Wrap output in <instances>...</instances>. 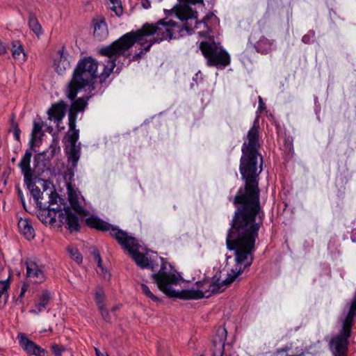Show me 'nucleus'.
Segmentation results:
<instances>
[{"mask_svg": "<svg viewBox=\"0 0 356 356\" xmlns=\"http://www.w3.org/2000/svg\"><path fill=\"white\" fill-rule=\"evenodd\" d=\"M67 104L63 101H60L51 105L47 111L48 118L59 123L65 117Z\"/></svg>", "mask_w": 356, "mask_h": 356, "instance_id": "obj_18", "label": "nucleus"}, {"mask_svg": "<svg viewBox=\"0 0 356 356\" xmlns=\"http://www.w3.org/2000/svg\"><path fill=\"white\" fill-rule=\"evenodd\" d=\"M86 224L93 229H95L99 231L106 232L109 231L110 234L112 237L115 239V236L113 235V230L122 231L116 227H113L109 223L101 220L99 218L91 216L86 220Z\"/></svg>", "mask_w": 356, "mask_h": 356, "instance_id": "obj_17", "label": "nucleus"}, {"mask_svg": "<svg viewBox=\"0 0 356 356\" xmlns=\"http://www.w3.org/2000/svg\"><path fill=\"white\" fill-rule=\"evenodd\" d=\"M284 149L289 152L291 153L293 150V139L292 138L287 136L284 138Z\"/></svg>", "mask_w": 356, "mask_h": 356, "instance_id": "obj_34", "label": "nucleus"}, {"mask_svg": "<svg viewBox=\"0 0 356 356\" xmlns=\"http://www.w3.org/2000/svg\"><path fill=\"white\" fill-rule=\"evenodd\" d=\"M58 57L54 60V67L58 74H63L70 67L68 55L65 52V47L58 50Z\"/></svg>", "mask_w": 356, "mask_h": 356, "instance_id": "obj_19", "label": "nucleus"}, {"mask_svg": "<svg viewBox=\"0 0 356 356\" xmlns=\"http://www.w3.org/2000/svg\"><path fill=\"white\" fill-rule=\"evenodd\" d=\"M43 126L44 124L42 121H34L30 142L31 147H33L35 143L42 140V138L44 136V132L42 131Z\"/></svg>", "mask_w": 356, "mask_h": 356, "instance_id": "obj_21", "label": "nucleus"}, {"mask_svg": "<svg viewBox=\"0 0 356 356\" xmlns=\"http://www.w3.org/2000/svg\"><path fill=\"white\" fill-rule=\"evenodd\" d=\"M17 339L20 346L27 354L35 356H45L47 355V352L44 348L28 339L24 334L19 333Z\"/></svg>", "mask_w": 356, "mask_h": 356, "instance_id": "obj_14", "label": "nucleus"}, {"mask_svg": "<svg viewBox=\"0 0 356 356\" xmlns=\"http://www.w3.org/2000/svg\"><path fill=\"white\" fill-rule=\"evenodd\" d=\"M67 252L72 259H73L77 264H81L83 257L77 248L74 247H68Z\"/></svg>", "mask_w": 356, "mask_h": 356, "instance_id": "obj_27", "label": "nucleus"}, {"mask_svg": "<svg viewBox=\"0 0 356 356\" xmlns=\"http://www.w3.org/2000/svg\"><path fill=\"white\" fill-rule=\"evenodd\" d=\"M11 130L13 132L14 137L16 140L19 141L21 130L17 122L12 120L11 122Z\"/></svg>", "mask_w": 356, "mask_h": 356, "instance_id": "obj_32", "label": "nucleus"}, {"mask_svg": "<svg viewBox=\"0 0 356 356\" xmlns=\"http://www.w3.org/2000/svg\"><path fill=\"white\" fill-rule=\"evenodd\" d=\"M98 267L101 269L102 273L106 275L107 273V270L102 266V260L97 261Z\"/></svg>", "mask_w": 356, "mask_h": 356, "instance_id": "obj_42", "label": "nucleus"}, {"mask_svg": "<svg viewBox=\"0 0 356 356\" xmlns=\"http://www.w3.org/2000/svg\"><path fill=\"white\" fill-rule=\"evenodd\" d=\"M113 235L115 236V240L118 243L129 251L132 259L138 266L143 268L149 267L152 270H156L155 266L152 264V262L149 258L138 250L140 245L136 238L129 235L128 233L124 231L113 230Z\"/></svg>", "mask_w": 356, "mask_h": 356, "instance_id": "obj_6", "label": "nucleus"}, {"mask_svg": "<svg viewBox=\"0 0 356 356\" xmlns=\"http://www.w3.org/2000/svg\"><path fill=\"white\" fill-rule=\"evenodd\" d=\"M60 211L61 208L59 205L49 208L46 203L42 202L41 207H39L38 217L42 223L53 225L56 219H58V213Z\"/></svg>", "mask_w": 356, "mask_h": 356, "instance_id": "obj_13", "label": "nucleus"}, {"mask_svg": "<svg viewBox=\"0 0 356 356\" xmlns=\"http://www.w3.org/2000/svg\"><path fill=\"white\" fill-rule=\"evenodd\" d=\"M193 2L195 3H202L203 0H194Z\"/></svg>", "mask_w": 356, "mask_h": 356, "instance_id": "obj_51", "label": "nucleus"}, {"mask_svg": "<svg viewBox=\"0 0 356 356\" xmlns=\"http://www.w3.org/2000/svg\"><path fill=\"white\" fill-rule=\"evenodd\" d=\"M6 52V49L0 40V56L4 54Z\"/></svg>", "mask_w": 356, "mask_h": 356, "instance_id": "obj_45", "label": "nucleus"}, {"mask_svg": "<svg viewBox=\"0 0 356 356\" xmlns=\"http://www.w3.org/2000/svg\"><path fill=\"white\" fill-rule=\"evenodd\" d=\"M17 193H18V195H19V198L21 200L22 204L23 205V207L26 209V205H25L24 198L22 192V191L19 188H18L17 189Z\"/></svg>", "mask_w": 356, "mask_h": 356, "instance_id": "obj_40", "label": "nucleus"}, {"mask_svg": "<svg viewBox=\"0 0 356 356\" xmlns=\"http://www.w3.org/2000/svg\"><path fill=\"white\" fill-rule=\"evenodd\" d=\"M43 155V154H38L35 156L34 161L36 162L38 159H40V157Z\"/></svg>", "mask_w": 356, "mask_h": 356, "instance_id": "obj_48", "label": "nucleus"}, {"mask_svg": "<svg viewBox=\"0 0 356 356\" xmlns=\"http://www.w3.org/2000/svg\"><path fill=\"white\" fill-rule=\"evenodd\" d=\"M142 292L154 302H160L161 300L150 291L149 288L145 284H140Z\"/></svg>", "mask_w": 356, "mask_h": 356, "instance_id": "obj_28", "label": "nucleus"}, {"mask_svg": "<svg viewBox=\"0 0 356 356\" xmlns=\"http://www.w3.org/2000/svg\"><path fill=\"white\" fill-rule=\"evenodd\" d=\"M101 312V315L104 320L106 322H109L111 321V316L108 311L106 309L105 306L101 308H99Z\"/></svg>", "mask_w": 356, "mask_h": 356, "instance_id": "obj_38", "label": "nucleus"}, {"mask_svg": "<svg viewBox=\"0 0 356 356\" xmlns=\"http://www.w3.org/2000/svg\"><path fill=\"white\" fill-rule=\"evenodd\" d=\"M46 196L48 197V202L46 203L47 207L51 208V207L54 204H57V200L60 199L58 195L54 191H50V193H46Z\"/></svg>", "mask_w": 356, "mask_h": 356, "instance_id": "obj_29", "label": "nucleus"}, {"mask_svg": "<svg viewBox=\"0 0 356 356\" xmlns=\"http://www.w3.org/2000/svg\"><path fill=\"white\" fill-rule=\"evenodd\" d=\"M141 5L145 9L149 8L151 6L149 0H141Z\"/></svg>", "mask_w": 356, "mask_h": 356, "instance_id": "obj_43", "label": "nucleus"}, {"mask_svg": "<svg viewBox=\"0 0 356 356\" xmlns=\"http://www.w3.org/2000/svg\"><path fill=\"white\" fill-rule=\"evenodd\" d=\"M29 26L30 29L37 35H39L42 33V26L39 24L38 19L36 17L33 15H30L29 19Z\"/></svg>", "mask_w": 356, "mask_h": 356, "instance_id": "obj_26", "label": "nucleus"}, {"mask_svg": "<svg viewBox=\"0 0 356 356\" xmlns=\"http://www.w3.org/2000/svg\"><path fill=\"white\" fill-rule=\"evenodd\" d=\"M354 324L341 320L339 332L332 336L328 346L333 356H348L349 339Z\"/></svg>", "mask_w": 356, "mask_h": 356, "instance_id": "obj_8", "label": "nucleus"}, {"mask_svg": "<svg viewBox=\"0 0 356 356\" xmlns=\"http://www.w3.org/2000/svg\"><path fill=\"white\" fill-rule=\"evenodd\" d=\"M107 65L104 67V70L98 74L97 68L98 62L92 57H86L80 60L74 70L72 79L68 84L67 90V97L70 100H74L79 90L86 86H91L94 83V80L97 78L99 79L101 83V75L104 72L105 67L111 64V59L108 58Z\"/></svg>", "mask_w": 356, "mask_h": 356, "instance_id": "obj_4", "label": "nucleus"}, {"mask_svg": "<svg viewBox=\"0 0 356 356\" xmlns=\"http://www.w3.org/2000/svg\"><path fill=\"white\" fill-rule=\"evenodd\" d=\"M161 268L156 273L152 275V278L160 291L167 296L172 298L182 300H199L209 298L212 294L222 292L224 286L232 284L240 275L241 268L231 270L227 277L222 282H220V277L216 274L211 280L204 279L196 282L198 289H185L181 291L174 290L172 285L179 283V277L172 270V266L160 257Z\"/></svg>", "mask_w": 356, "mask_h": 356, "instance_id": "obj_2", "label": "nucleus"}, {"mask_svg": "<svg viewBox=\"0 0 356 356\" xmlns=\"http://www.w3.org/2000/svg\"><path fill=\"white\" fill-rule=\"evenodd\" d=\"M31 156L32 153L29 150H26L19 163V166L24 175L25 184L30 190L38 207H41L42 204V200L44 199L46 193L45 191L41 193L39 187L33 182V172L30 166Z\"/></svg>", "mask_w": 356, "mask_h": 356, "instance_id": "obj_9", "label": "nucleus"}, {"mask_svg": "<svg viewBox=\"0 0 356 356\" xmlns=\"http://www.w3.org/2000/svg\"><path fill=\"white\" fill-rule=\"evenodd\" d=\"M300 350H302V348H296L295 350L292 352V354H286V356H296L297 353L300 351Z\"/></svg>", "mask_w": 356, "mask_h": 356, "instance_id": "obj_46", "label": "nucleus"}, {"mask_svg": "<svg viewBox=\"0 0 356 356\" xmlns=\"http://www.w3.org/2000/svg\"><path fill=\"white\" fill-rule=\"evenodd\" d=\"M69 200L72 208L75 212L83 216L88 215V211L82 207L76 196L70 195Z\"/></svg>", "mask_w": 356, "mask_h": 356, "instance_id": "obj_25", "label": "nucleus"}, {"mask_svg": "<svg viewBox=\"0 0 356 356\" xmlns=\"http://www.w3.org/2000/svg\"><path fill=\"white\" fill-rule=\"evenodd\" d=\"M54 152H55V148H54V149L51 150V155H52V156L54 154Z\"/></svg>", "mask_w": 356, "mask_h": 356, "instance_id": "obj_52", "label": "nucleus"}, {"mask_svg": "<svg viewBox=\"0 0 356 356\" xmlns=\"http://www.w3.org/2000/svg\"><path fill=\"white\" fill-rule=\"evenodd\" d=\"M95 299L96 303L98 306V308H101V307L105 306V305H104L105 296L102 291H97L95 293Z\"/></svg>", "mask_w": 356, "mask_h": 356, "instance_id": "obj_33", "label": "nucleus"}, {"mask_svg": "<svg viewBox=\"0 0 356 356\" xmlns=\"http://www.w3.org/2000/svg\"><path fill=\"white\" fill-rule=\"evenodd\" d=\"M26 277L29 281L35 284H41L45 281L46 277L43 266L38 265L33 261H26Z\"/></svg>", "mask_w": 356, "mask_h": 356, "instance_id": "obj_11", "label": "nucleus"}, {"mask_svg": "<svg viewBox=\"0 0 356 356\" xmlns=\"http://www.w3.org/2000/svg\"><path fill=\"white\" fill-rule=\"evenodd\" d=\"M315 39V32L313 31H309V33L306 35H305L302 38V41L305 44H309L312 42Z\"/></svg>", "mask_w": 356, "mask_h": 356, "instance_id": "obj_35", "label": "nucleus"}, {"mask_svg": "<svg viewBox=\"0 0 356 356\" xmlns=\"http://www.w3.org/2000/svg\"><path fill=\"white\" fill-rule=\"evenodd\" d=\"M259 138V124L256 119L241 148L239 170L245 185L233 199L237 209L226 239L227 248L235 250L236 266L231 270L241 268L240 274L252 264V252L264 216L259 200V177L263 170Z\"/></svg>", "mask_w": 356, "mask_h": 356, "instance_id": "obj_1", "label": "nucleus"}, {"mask_svg": "<svg viewBox=\"0 0 356 356\" xmlns=\"http://www.w3.org/2000/svg\"><path fill=\"white\" fill-rule=\"evenodd\" d=\"M51 350L55 356H60L65 350V348L58 344H53L51 346Z\"/></svg>", "mask_w": 356, "mask_h": 356, "instance_id": "obj_36", "label": "nucleus"}, {"mask_svg": "<svg viewBox=\"0 0 356 356\" xmlns=\"http://www.w3.org/2000/svg\"><path fill=\"white\" fill-rule=\"evenodd\" d=\"M259 107L261 108L264 103H263V101H262V99L261 97H259Z\"/></svg>", "mask_w": 356, "mask_h": 356, "instance_id": "obj_50", "label": "nucleus"}, {"mask_svg": "<svg viewBox=\"0 0 356 356\" xmlns=\"http://www.w3.org/2000/svg\"><path fill=\"white\" fill-rule=\"evenodd\" d=\"M95 354L97 356H106L104 353H101L97 348H95Z\"/></svg>", "mask_w": 356, "mask_h": 356, "instance_id": "obj_47", "label": "nucleus"}, {"mask_svg": "<svg viewBox=\"0 0 356 356\" xmlns=\"http://www.w3.org/2000/svg\"><path fill=\"white\" fill-rule=\"evenodd\" d=\"M58 220L70 232H79L80 224L78 217L72 213L70 208H65L64 212L61 210L58 213Z\"/></svg>", "mask_w": 356, "mask_h": 356, "instance_id": "obj_12", "label": "nucleus"}, {"mask_svg": "<svg viewBox=\"0 0 356 356\" xmlns=\"http://www.w3.org/2000/svg\"><path fill=\"white\" fill-rule=\"evenodd\" d=\"M18 227L21 234L28 240L35 237V231L31 222L26 219L21 218L18 222Z\"/></svg>", "mask_w": 356, "mask_h": 356, "instance_id": "obj_20", "label": "nucleus"}, {"mask_svg": "<svg viewBox=\"0 0 356 356\" xmlns=\"http://www.w3.org/2000/svg\"><path fill=\"white\" fill-rule=\"evenodd\" d=\"M272 47L273 42L265 37L261 38L256 44L257 51L264 54L268 53Z\"/></svg>", "mask_w": 356, "mask_h": 356, "instance_id": "obj_23", "label": "nucleus"}, {"mask_svg": "<svg viewBox=\"0 0 356 356\" xmlns=\"http://www.w3.org/2000/svg\"><path fill=\"white\" fill-rule=\"evenodd\" d=\"M27 289H28V286L26 284H24L22 286L21 292H20V294H19L18 298H22L24 296L25 292L27 291Z\"/></svg>", "mask_w": 356, "mask_h": 356, "instance_id": "obj_44", "label": "nucleus"}, {"mask_svg": "<svg viewBox=\"0 0 356 356\" xmlns=\"http://www.w3.org/2000/svg\"><path fill=\"white\" fill-rule=\"evenodd\" d=\"M110 1L113 4V6L111 8V9L114 11L118 16L122 15L123 9L120 2H119L118 0H110Z\"/></svg>", "mask_w": 356, "mask_h": 356, "instance_id": "obj_31", "label": "nucleus"}, {"mask_svg": "<svg viewBox=\"0 0 356 356\" xmlns=\"http://www.w3.org/2000/svg\"><path fill=\"white\" fill-rule=\"evenodd\" d=\"M208 66L226 67L230 63L228 53L213 41H202L199 46Z\"/></svg>", "mask_w": 356, "mask_h": 356, "instance_id": "obj_7", "label": "nucleus"}, {"mask_svg": "<svg viewBox=\"0 0 356 356\" xmlns=\"http://www.w3.org/2000/svg\"><path fill=\"white\" fill-rule=\"evenodd\" d=\"M22 53H23V48L21 44H19V46L17 47L15 45H13V49L12 50V55L15 58H19Z\"/></svg>", "mask_w": 356, "mask_h": 356, "instance_id": "obj_37", "label": "nucleus"}, {"mask_svg": "<svg viewBox=\"0 0 356 356\" xmlns=\"http://www.w3.org/2000/svg\"><path fill=\"white\" fill-rule=\"evenodd\" d=\"M151 35H152V32L145 23L141 29L127 33L109 45L101 47L98 50L99 54L111 59V64L105 67L104 72L100 76L101 81H104L112 73L115 67L116 58L120 56H126V53L136 43L140 44L143 48L139 53L136 54L134 56V59H139L142 54L148 51L152 45L156 42L154 38L151 40L147 39Z\"/></svg>", "mask_w": 356, "mask_h": 356, "instance_id": "obj_3", "label": "nucleus"}, {"mask_svg": "<svg viewBox=\"0 0 356 356\" xmlns=\"http://www.w3.org/2000/svg\"><path fill=\"white\" fill-rule=\"evenodd\" d=\"M297 355L296 356H304V351L303 350H300L299 352L297 353Z\"/></svg>", "mask_w": 356, "mask_h": 356, "instance_id": "obj_49", "label": "nucleus"}, {"mask_svg": "<svg viewBox=\"0 0 356 356\" xmlns=\"http://www.w3.org/2000/svg\"><path fill=\"white\" fill-rule=\"evenodd\" d=\"M193 15L194 13L189 7H185L180 10L179 17L180 19H187L193 17Z\"/></svg>", "mask_w": 356, "mask_h": 356, "instance_id": "obj_30", "label": "nucleus"}, {"mask_svg": "<svg viewBox=\"0 0 356 356\" xmlns=\"http://www.w3.org/2000/svg\"><path fill=\"white\" fill-rule=\"evenodd\" d=\"M9 287V279L0 281V305H6L8 298V289Z\"/></svg>", "mask_w": 356, "mask_h": 356, "instance_id": "obj_24", "label": "nucleus"}, {"mask_svg": "<svg viewBox=\"0 0 356 356\" xmlns=\"http://www.w3.org/2000/svg\"><path fill=\"white\" fill-rule=\"evenodd\" d=\"M146 24L152 32V35H156L154 38L156 42L167 39L170 40L174 38L175 31L179 32L181 30L177 23L171 19L168 21L161 19L156 24L146 23Z\"/></svg>", "mask_w": 356, "mask_h": 356, "instance_id": "obj_10", "label": "nucleus"}, {"mask_svg": "<svg viewBox=\"0 0 356 356\" xmlns=\"http://www.w3.org/2000/svg\"><path fill=\"white\" fill-rule=\"evenodd\" d=\"M227 332L225 327H220L216 331V337L213 340L214 349L212 356H223Z\"/></svg>", "mask_w": 356, "mask_h": 356, "instance_id": "obj_16", "label": "nucleus"}, {"mask_svg": "<svg viewBox=\"0 0 356 356\" xmlns=\"http://www.w3.org/2000/svg\"><path fill=\"white\" fill-rule=\"evenodd\" d=\"M51 298V292L48 290H42L40 293L36 295L34 300V307L29 310V312L38 315L44 311Z\"/></svg>", "mask_w": 356, "mask_h": 356, "instance_id": "obj_15", "label": "nucleus"}, {"mask_svg": "<svg viewBox=\"0 0 356 356\" xmlns=\"http://www.w3.org/2000/svg\"><path fill=\"white\" fill-rule=\"evenodd\" d=\"M94 36L102 40L108 35L107 25L104 19L94 23Z\"/></svg>", "mask_w": 356, "mask_h": 356, "instance_id": "obj_22", "label": "nucleus"}, {"mask_svg": "<svg viewBox=\"0 0 356 356\" xmlns=\"http://www.w3.org/2000/svg\"><path fill=\"white\" fill-rule=\"evenodd\" d=\"M89 98L90 97L78 98L72 102L69 110V130L67 136L68 142L70 144V148L67 152V158L68 161L72 163L73 168L77 165L81 151L80 144L76 145L79 137V130L76 129L77 113L85 110Z\"/></svg>", "mask_w": 356, "mask_h": 356, "instance_id": "obj_5", "label": "nucleus"}, {"mask_svg": "<svg viewBox=\"0 0 356 356\" xmlns=\"http://www.w3.org/2000/svg\"><path fill=\"white\" fill-rule=\"evenodd\" d=\"M106 356H108L107 354H106Z\"/></svg>", "mask_w": 356, "mask_h": 356, "instance_id": "obj_53", "label": "nucleus"}, {"mask_svg": "<svg viewBox=\"0 0 356 356\" xmlns=\"http://www.w3.org/2000/svg\"><path fill=\"white\" fill-rule=\"evenodd\" d=\"M92 254H93L94 259L96 261L102 259L100 254L97 250L95 249L92 252Z\"/></svg>", "mask_w": 356, "mask_h": 356, "instance_id": "obj_41", "label": "nucleus"}, {"mask_svg": "<svg viewBox=\"0 0 356 356\" xmlns=\"http://www.w3.org/2000/svg\"><path fill=\"white\" fill-rule=\"evenodd\" d=\"M292 349V344L286 345L281 349H278L276 351V354L278 355L282 353H287Z\"/></svg>", "mask_w": 356, "mask_h": 356, "instance_id": "obj_39", "label": "nucleus"}]
</instances>
